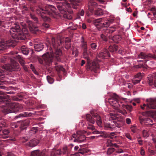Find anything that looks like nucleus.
<instances>
[{"label":"nucleus","instance_id":"f257e3e1","mask_svg":"<svg viewBox=\"0 0 156 156\" xmlns=\"http://www.w3.org/2000/svg\"><path fill=\"white\" fill-rule=\"evenodd\" d=\"M65 41V43H70L71 42L70 39L68 37H66L65 39H61L60 40L55 39L54 37L51 38V46L54 48V51L52 50V52H51L50 55L49 53L47 54H44L43 56V58L45 62L48 65H49L51 63L53 58L55 57L57 60L58 61H61L60 56L62 54L61 50L59 48H57V47L59 46L60 44H62L63 41Z\"/></svg>","mask_w":156,"mask_h":156},{"label":"nucleus","instance_id":"2eb2a0df","mask_svg":"<svg viewBox=\"0 0 156 156\" xmlns=\"http://www.w3.org/2000/svg\"><path fill=\"white\" fill-rule=\"evenodd\" d=\"M28 26L30 31L33 34H36L39 31L38 27L35 26L31 21H29L28 22Z\"/></svg>","mask_w":156,"mask_h":156},{"label":"nucleus","instance_id":"423d86ee","mask_svg":"<svg viewBox=\"0 0 156 156\" xmlns=\"http://www.w3.org/2000/svg\"><path fill=\"white\" fill-rule=\"evenodd\" d=\"M102 18L97 19L95 20L94 24L97 29L98 30H100L101 28L108 27L114 22V19L111 18L103 22Z\"/></svg>","mask_w":156,"mask_h":156},{"label":"nucleus","instance_id":"f3484780","mask_svg":"<svg viewBox=\"0 0 156 156\" xmlns=\"http://www.w3.org/2000/svg\"><path fill=\"white\" fill-rule=\"evenodd\" d=\"M46 149H44L42 151L38 150L34 151L31 152V156H45Z\"/></svg>","mask_w":156,"mask_h":156},{"label":"nucleus","instance_id":"bb28decb","mask_svg":"<svg viewBox=\"0 0 156 156\" xmlns=\"http://www.w3.org/2000/svg\"><path fill=\"white\" fill-rule=\"evenodd\" d=\"M122 38H124L123 35L121 36L119 35H117L114 36L113 37L112 39L115 42L118 43Z\"/></svg>","mask_w":156,"mask_h":156},{"label":"nucleus","instance_id":"6ab92c4d","mask_svg":"<svg viewBox=\"0 0 156 156\" xmlns=\"http://www.w3.org/2000/svg\"><path fill=\"white\" fill-rule=\"evenodd\" d=\"M138 58H139L144 59L149 58H152L154 59H156V56L155 55H153L151 54L147 55L143 52H141L139 55H138Z\"/></svg>","mask_w":156,"mask_h":156},{"label":"nucleus","instance_id":"dca6fc26","mask_svg":"<svg viewBox=\"0 0 156 156\" xmlns=\"http://www.w3.org/2000/svg\"><path fill=\"white\" fill-rule=\"evenodd\" d=\"M110 56V53L106 49H104L101 51L98 55V56L102 59L107 58Z\"/></svg>","mask_w":156,"mask_h":156},{"label":"nucleus","instance_id":"e433bc0d","mask_svg":"<svg viewBox=\"0 0 156 156\" xmlns=\"http://www.w3.org/2000/svg\"><path fill=\"white\" fill-rule=\"evenodd\" d=\"M31 18L36 23H38V20L37 17L35 16V15L30 14V15Z\"/></svg>","mask_w":156,"mask_h":156},{"label":"nucleus","instance_id":"4be33fe9","mask_svg":"<svg viewBox=\"0 0 156 156\" xmlns=\"http://www.w3.org/2000/svg\"><path fill=\"white\" fill-rule=\"evenodd\" d=\"M35 114V112H25L22 113H21L19 115H16L15 118H18L21 117H27L28 116H30L32 115H34Z\"/></svg>","mask_w":156,"mask_h":156},{"label":"nucleus","instance_id":"6e6552de","mask_svg":"<svg viewBox=\"0 0 156 156\" xmlns=\"http://www.w3.org/2000/svg\"><path fill=\"white\" fill-rule=\"evenodd\" d=\"M119 28L118 25H114L109 28L107 29L104 33L101 34V38L104 41H107L108 40V34H111L115 31L116 29Z\"/></svg>","mask_w":156,"mask_h":156},{"label":"nucleus","instance_id":"cd10ccee","mask_svg":"<svg viewBox=\"0 0 156 156\" xmlns=\"http://www.w3.org/2000/svg\"><path fill=\"white\" fill-rule=\"evenodd\" d=\"M21 52L23 54L27 55L29 52V49L25 46H22L21 48Z\"/></svg>","mask_w":156,"mask_h":156},{"label":"nucleus","instance_id":"0e129e2a","mask_svg":"<svg viewBox=\"0 0 156 156\" xmlns=\"http://www.w3.org/2000/svg\"><path fill=\"white\" fill-rule=\"evenodd\" d=\"M126 123L128 124H129L131 123V120L129 118H126Z\"/></svg>","mask_w":156,"mask_h":156},{"label":"nucleus","instance_id":"3c124183","mask_svg":"<svg viewBox=\"0 0 156 156\" xmlns=\"http://www.w3.org/2000/svg\"><path fill=\"white\" fill-rule=\"evenodd\" d=\"M131 131L133 133H135L136 132L137 129L136 127L135 126H132L130 128Z\"/></svg>","mask_w":156,"mask_h":156},{"label":"nucleus","instance_id":"49530a36","mask_svg":"<svg viewBox=\"0 0 156 156\" xmlns=\"http://www.w3.org/2000/svg\"><path fill=\"white\" fill-rule=\"evenodd\" d=\"M90 123H87L88 124V126L87 127V128L88 129H91L92 130H93L95 129V127L92 125L93 124H90Z\"/></svg>","mask_w":156,"mask_h":156},{"label":"nucleus","instance_id":"c85d7f7f","mask_svg":"<svg viewBox=\"0 0 156 156\" xmlns=\"http://www.w3.org/2000/svg\"><path fill=\"white\" fill-rule=\"evenodd\" d=\"M118 46L115 44L113 46H110L109 47V51L112 52H114L116 51L118 49Z\"/></svg>","mask_w":156,"mask_h":156},{"label":"nucleus","instance_id":"72a5a7b5","mask_svg":"<svg viewBox=\"0 0 156 156\" xmlns=\"http://www.w3.org/2000/svg\"><path fill=\"white\" fill-rule=\"evenodd\" d=\"M83 57L87 60V62H89L90 61V58L88 56V55L87 52V50H83Z\"/></svg>","mask_w":156,"mask_h":156},{"label":"nucleus","instance_id":"ea45409f","mask_svg":"<svg viewBox=\"0 0 156 156\" xmlns=\"http://www.w3.org/2000/svg\"><path fill=\"white\" fill-rule=\"evenodd\" d=\"M146 62L147 61H146V60L144 61V65L141 64H139V65L137 66L138 68H146L145 66H147V65L146 64Z\"/></svg>","mask_w":156,"mask_h":156},{"label":"nucleus","instance_id":"69168bd1","mask_svg":"<svg viewBox=\"0 0 156 156\" xmlns=\"http://www.w3.org/2000/svg\"><path fill=\"white\" fill-rule=\"evenodd\" d=\"M68 149V147H66L63 148L62 151H63L64 154H65L67 152Z\"/></svg>","mask_w":156,"mask_h":156},{"label":"nucleus","instance_id":"aec40b11","mask_svg":"<svg viewBox=\"0 0 156 156\" xmlns=\"http://www.w3.org/2000/svg\"><path fill=\"white\" fill-rule=\"evenodd\" d=\"M9 101L10 97L9 96H0V103H4L5 105V106H7L8 103L9 102Z\"/></svg>","mask_w":156,"mask_h":156},{"label":"nucleus","instance_id":"ddd939ff","mask_svg":"<svg viewBox=\"0 0 156 156\" xmlns=\"http://www.w3.org/2000/svg\"><path fill=\"white\" fill-rule=\"evenodd\" d=\"M147 78L149 85H153L156 88V73L149 75Z\"/></svg>","mask_w":156,"mask_h":156},{"label":"nucleus","instance_id":"c756f323","mask_svg":"<svg viewBox=\"0 0 156 156\" xmlns=\"http://www.w3.org/2000/svg\"><path fill=\"white\" fill-rule=\"evenodd\" d=\"M96 16H101L103 14V12L101 9L98 8L95 11H94L93 13Z\"/></svg>","mask_w":156,"mask_h":156},{"label":"nucleus","instance_id":"8fccbe9b","mask_svg":"<svg viewBox=\"0 0 156 156\" xmlns=\"http://www.w3.org/2000/svg\"><path fill=\"white\" fill-rule=\"evenodd\" d=\"M108 137L111 139H112L114 138H116V136H115V133L114 132H112L110 133L108 135Z\"/></svg>","mask_w":156,"mask_h":156},{"label":"nucleus","instance_id":"864d4df0","mask_svg":"<svg viewBox=\"0 0 156 156\" xmlns=\"http://www.w3.org/2000/svg\"><path fill=\"white\" fill-rule=\"evenodd\" d=\"M99 134H101L100 136L104 138H106L107 137L105 132L101 131L100 132Z\"/></svg>","mask_w":156,"mask_h":156},{"label":"nucleus","instance_id":"4468645a","mask_svg":"<svg viewBox=\"0 0 156 156\" xmlns=\"http://www.w3.org/2000/svg\"><path fill=\"white\" fill-rule=\"evenodd\" d=\"M29 125L28 121H18L15 126V127L17 128L18 127L21 130L25 129L27 126Z\"/></svg>","mask_w":156,"mask_h":156},{"label":"nucleus","instance_id":"338daca9","mask_svg":"<svg viewBox=\"0 0 156 156\" xmlns=\"http://www.w3.org/2000/svg\"><path fill=\"white\" fill-rule=\"evenodd\" d=\"M141 74L140 73H138L137 75L135 76L136 77H138L139 79H141Z\"/></svg>","mask_w":156,"mask_h":156},{"label":"nucleus","instance_id":"6e6d98bb","mask_svg":"<svg viewBox=\"0 0 156 156\" xmlns=\"http://www.w3.org/2000/svg\"><path fill=\"white\" fill-rule=\"evenodd\" d=\"M65 48L67 49H69L70 48L71 45L70 43H65Z\"/></svg>","mask_w":156,"mask_h":156},{"label":"nucleus","instance_id":"9b49d317","mask_svg":"<svg viewBox=\"0 0 156 156\" xmlns=\"http://www.w3.org/2000/svg\"><path fill=\"white\" fill-rule=\"evenodd\" d=\"M2 69L5 70L12 71H15L19 68V65L18 63L14 61H12L11 64L6 65H3L2 66Z\"/></svg>","mask_w":156,"mask_h":156},{"label":"nucleus","instance_id":"680f3d73","mask_svg":"<svg viewBox=\"0 0 156 156\" xmlns=\"http://www.w3.org/2000/svg\"><path fill=\"white\" fill-rule=\"evenodd\" d=\"M140 153L141 155L142 156H144V155L145 152L143 148H141L140 150Z\"/></svg>","mask_w":156,"mask_h":156},{"label":"nucleus","instance_id":"1a4fd4ad","mask_svg":"<svg viewBox=\"0 0 156 156\" xmlns=\"http://www.w3.org/2000/svg\"><path fill=\"white\" fill-rule=\"evenodd\" d=\"M118 96L115 94H114L112 96V98L108 99V101L112 106L118 108L121 107L122 103L119 100Z\"/></svg>","mask_w":156,"mask_h":156},{"label":"nucleus","instance_id":"e2e57ef3","mask_svg":"<svg viewBox=\"0 0 156 156\" xmlns=\"http://www.w3.org/2000/svg\"><path fill=\"white\" fill-rule=\"evenodd\" d=\"M141 80V79H139L138 80H133V83L134 84H136L140 82Z\"/></svg>","mask_w":156,"mask_h":156},{"label":"nucleus","instance_id":"a211bd4d","mask_svg":"<svg viewBox=\"0 0 156 156\" xmlns=\"http://www.w3.org/2000/svg\"><path fill=\"white\" fill-rule=\"evenodd\" d=\"M104 129L106 130H108L111 131H113L115 129V126L114 125L113 123V120L112 121H111L110 122L105 123L104 124Z\"/></svg>","mask_w":156,"mask_h":156},{"label":"nucleus","instance_id":"09e8293b","mask_svg":"<svg viewBox=\"0 0 156 156\" xmlns=\"http://www.w3.org/2000/svg\"><path fill=\"white\" fill-rule=\"evenodd\" d=\"M2 133L4 135L7 136L9 133V131L8 129H4L2 130Z\"/></svg>","mask_w":156,"mask_h":156},{"label":"nucleus","instance_id":"f704fd0d","mask_svg":"<svg viewBox=\"0 0 156 156\" xmlns=\"http://www.w3.org/2000/svg\"><path fill=\"white\" fill-rule=\"evenodd\" d=\"M121 107L124 108H125L130 112L132 111V107L131 105H124L122 104Z\"/></svg>","mask_w":156,"mask_h":156},{"label":"nucleus","instance_id":"58836bf2","mask_svg":"<svg viewBox=\"0 0 156 156\" xmlns=\"http://www.w3.org/2000/svg\"><path fill=\"white\" fill-rule=\"evenodd\" d=\"M142 134L143 137L145 138H146L149 135L148 132L145 130H144L143 131Z\"/></svg>","mask_w":156,"mask_h":156},{"label":"nucleus","instance_id":"13d9d810","mask_svg":"<svg viewBox=\"0 0 156 156\" xmlns=\"http://www.w3.org/2000/svg\"><path fill=\"white\" fill-rule=\"evenodd\" d=\"M120 112L125 116H126L127 114V112L125 110H121Z\"/></svg>","mask_w":156,"mask_h":156},{"label":"nucleus","instance_id":"79ce46f5","mask_svg":"<svg viewBox=\"0 0 156 156\" xmlns=\"http://www.w3.org/2000/svg\"><path fill=\"white\" fill-rule=\"evenodd\" d=\"M38 128L37 127H33L31 128L30 131L33 133H35L37 132Z\"/></svg>","mask_w":156,"mask_h":156},{"label":"nucleus","instance_id":"c03bdc74","mask_svg":"<svg viewBox=\"0 0 156 156\" xmlns=\"http://www.w3.org/2000/svg\"><path fill=\"white\" fill-rule=\"evenodd\" d=\"M47 79L48 83L51 84L54 81L53 78L49 76H47Z\"/></svg>","mask_w":156,"mask_h":156},{"label":"nucleus","instance_id":"7ed1b4c3","mask_svg":"<svg viewBox=\"0 0 156 156\" xmlns=\"http://www.w3.org/2000/svg\"><path fill=\"white\" fill-rule=\"evenodd\" d=\"M10 29V30L9 31V33L13 39L24 40L27 36H29L27 29L26 27H23L21 30L20 26L17 23H14Z\"/></svg>","mask_w":156,"mask_h":156},{"label":"nucleus","instance_id":"4c0bfd02","mask_svg":"<svg viewBox=\"0 0 156 156\" xmlns=\"http://www.w3.org/2000/svg\"><path fill=\"white\" fill-rule=\"evenodd\" d=\"M115 149L111 147L108 148L107 152V154L109 155L111 154L115 151Z\"/></svg>","mask_w":156,"mask_h":156},{"label":"nucleus","instance_id":"2f4dec72","mask_svg":"<svg viewBox=\"0 0 156 156\" xmlns=\"http://www.w3.org/2000/svg\"><path fill=\"white\" fill-rule=\"evenodd\" d=\"M139 120L141 124H142L143 122H152V120L150 119L144 117H140Z\"/></svg>","mask_w":156,"mask_h":156},{"label":"nucleus","instance_id":"20e7f679","mask_svg":"<svg viewBox=\"0 0 156 156\" xmlns=\"http://www.w3.org/2000/svg\"><path fill=\"white\" fill-rule=\"evenodd\" d=\"M23 108L22 104L11 102L10 99V101L8 103L7 106L2 105L0 106V110L5 114H6L9 113L17 112L21 110Z\"/></svg>","mask_w":156,"mask_h":156},{"label":"nucleus","instance_id":"4d7b16f0","mask_svg":"<svg viewBox=\"0 0 156 156\" xmlns=\"http://www.w3.org/2000/svg\"><path fill=\"white\" fill-rule=\"evenodd\" d=\"M84 11L83 9L81 10L78 13V16L80 15L81 16H83L84 15Z\"/></svg>","mask_w":156,"mask_h":156},{"label":"nucleus","instance_id":"f8f14e48","mask_svg":"<svg viewBox=\"0 0 156 156\" xmlns=\"http://www.w3.org/2000/svg\"><path fill=\"white\" fill-rule=\"evenodd\" d=\"M87 71L90 70L93 71L95 73H97L99 69V66L98 63L94 62L91 64L90 61L87 62Z\"/></svg>","mask_w":156,"mask_h":156},{"label":"nucleus","instance_id":"393cba45","mask_svg":"<svg viewBox=\"0 0 156 156\" xmlns=\"http://www.w3.org/2000/svg\"><path fill=\"white\" fill-rule=\"evenodd\" d=\"M111 116H112L111 117L112 118V119L113 120V123H114V125L115 126V129L116 128V127H117L118 128H120L121 126V125L119 123L117 122L115 120H114L116 118H117L116 117L117 115L115 114H111Z\"/></svg>","mask_w":156,"mask_h":156},{"label":"nucleus","instance_id":"a18cd8bd","mask_svg":"<svg viewBox=\"0 0 156 156\" xmlns=\"http://www.w3.org/2000/svg\"><path fill=\"white\" fill-rule=\"evenodd\" d=\"M91 48L93 50H95L96 49L97 45L95 43H92L90 44Z\"/></svg>","mask_w":156,"mask_h":156},{"label":"nucleus","instance_id":"052dcab7","mask_svg":"<svg viewBox=\"0 0 156 156\" xmlns=\"http://www.w3.org/2000/svg\"><path fill=\"white\" fill-rule=\"evenodd\" d=\"M61 151L60 150H58L56 151L54 153L55 155H60L61 154Z\"/></svg>","mask_w":156,"mask_h":156},{"label":"nucleus","instance_id":"603ef678","mask_svg":"<svg viewBox=\"0 0 156 156\" xmlns=\"http://www.w3.org/2000/svg\"><path fill=\"white\" fill-rule=\"evenodd\" d=\"M148 151L151 154V155H154L156 153L155 152V150H151L150 148H148Z\"/></svg>","mask_w":156,"mask_h":156},{"label":"nucleus","instance_id":"39448f33","mask_svg":"<svg viewBox=\"0 0 156 156\" xmlns=\"http://www.w3.org/2000/svg\"><path fill=\"white\" fill-rule=\"evenodd\" d=\"M86 119L88 123L93 124L96 120V123L100 127L102 126V123L101 118L99 114L95 112H92L91 115L87 114L86 115Z\"/></svg>","mask_w":156,"mask_h":156},{"label":"nucleus","instance_id":"bf43d9fd","mask_svg":"<svg viewBox=\"0 0 156 156\" xmlns=\"http://www.w3.org/2000/svg\"><path fill=\"white\" fill-rule=\"evenodd\" d=\"M125 136L127 138L130 140H132V138L130 134L129 133H126L125 134Z\"/></svg>","mask_w":156,"mask_h":156},{"label":"nucleus","instance_id":"5fc2aeb1","mask_svg":"<svg viewBox=\"0 0 156 156\" xmlns=\"http://www.w3.org/2000/svg\"><path fill=\"white\" fill-rule=\"evenodd\" d=\"M20 140L23 143H25L28 140V138L25 137H22L20 138Z\"/></svg>","mask_w":156,"mask_h":156},{"label":"nucleus","instance_id":"c9c22d12","mask_svg":"<svg viewBox=\"0 0 156 156\" xmlns=\"http://www.w3.org/2000/svg\"><path fill=\"white\" fill-rule=\"evenodd\" d=\"M55 69L58 72H59L62 71L63 72L65 71V69L63 67L60 65H56L55 66Z\"/></svg>","mask_w":156,"mask_h":156},{"label":"nucleus","instance_id":"774afa93","mask_svg":"<svg viewBox=\"0 0 156 156\" xmlns=\"http://www.w3.org/2000/svg\"><path fill=\"white\" fill-rule=\"evenodd\" d=\"M6 124L5 122H2L1 124H0V125H1L2 127H5L6 126Z\"/></svg>","mask_w":156,"mask_h":156},{"label":"nucleus","instance_id":"412c9836","mask_svg":"<svg viewBox=\"0 0 156 156\" xmlns=\"http://www.w3.org/2000/svg\"><path fill=\"white\" fill-rule=\"evenodd\" d=\"M14 58L18 60L21 65L23 67L25 71H27V68L25 65V62L22 57L20 55H18L14 56Z\"/></svg>","mask_w":156,"mask_h":156},{"label":"nucleus","instance_id":"de8ad7c7","mask_svg":"<svg viewBox=\"0 0 156 156\" xmlns=\"http://www.w3.org/2000/svg\"><path fill=\"white\" fill-rule=\"evenodd\" d=\"M72 53L73 55H74L75 56H77L78 54L77 49L76 48H74L73 50Z\"/></svg>","mask_w":156,"mask_h":156},{"label":"nucleus","instance_id":"a878e982","mask_svg":"<svg viewBox=\"0 0 156 156\" xmlns=\"http://www.w3.org/2000/svg\"><path fill=\"white\" fill-rule=\"evenodd\" d=\"M147 106L152 109L156 108V100L150 99L149 101Z\"/></svg>","mask_w":156,"mask_h":156},{"label":"nucleus","instance_id":"f03ea898","mask_svg":"<svg viewBox=\"0 0 156 156\" xmlns=\"http://www.w3.org/2000/svg\"><path fill=\"white\" fill-rule=\"evenodd\" d=\"M56 8L53 5H47L44 8L39 7L37 9V13H40L41 16L43 19L44 22L42 24L43 26L45 28H48L50 25L48 22H50L51 19L46 14L54 18H56L57 13L56 12Z\"/></svg>","mask_w":156,"mask_h":156},{"label":"nucleus","instance_id":"0eeeda50","mask_svg":"<svg viewBox=\"0 0 156 156\" xmlns=\"http://www.w3.org/2000/svg\"><path fill=\"white\" fill-rule=\"evenodd\" d=\"M85 132L79 131L76 133L73 134L70 137L69 140L74 142L81 143L85 140L86 137L84 135Z\"/></svg>","mask_w":156,"mask_h":156},{"label":"nucleus","instance_id":"5701e85b","mask_svg":"<svg viewBox=\"0 0 156 156\" xmlns=\"http://www.w3.org/2000/svg\"><path fill=\"white\" fill-rule=\"evenodd\" d=\"M39 143L38 140L34 139L31 140L28 144V145L30 147H33L37 146Z\"/></svg>","mask_w":156,"mask_h":156},{"label":"nucleus","instance_id":"37998d69","mask_svg":"<svg viewBox=\"0 0 156 156\" xmlns=\"http://www.w3.org/2000/svg\"><path fill=\"white\" fill-rule=\"evenodd\" d=\"M82 42L83 43L82 44V47L83 48V50H87V45L86 42H84L83 40L82 41Z\"/></svg>","mask_w":156,"mask_h":156},{"label":"nucleus","instance_id":"a19ab883","mask_svg":"<svg viewBox=\"0 0 156 156\" xmlns=\"http://www.w3.org/2000/svg\"><path fill=\"white\" fill-rule=\"evenodd\" d=\"M150 99H147V105L144 104H143V106H142V105H141V108L143 109H145V108L144 107H146V108H150L148 106H147V105H148V103H149V100H150Z\"/></svg>","mask_w":156,"mask_h":156},{"label":"nucleus","instance_id":"7c9ffc66","mask_svg":"<svg viewBox=\"0 0 156 156\" xmlns=\"http://www.w3.org/2000/svg\"><path fill=\"white\" fill-rule=\"evenodd\" d=\"M9 24H10L9 22L6 23L4 21L0 20V28L4 27L8 28V27H9L8 25Z\"/></svg>","mask_w":156,"mask_h":156},{"label":"nucleus","instance_id":"9d476101","mask_svg":"<svg viewBox=\"0 0 156 156\" xmlns=\"http://www.w3.org/2000/svg\"><path fill=\"white\" fill-rule=\"evenodd\" d=\"M16 45V42L13 40L0 41V50H4L9 47H14Z\"/></svg>","mask_w":156,"mask_h":156},{"label":"nucleus","instance_id":"473e14b6","mask_svg":"<svg viewBox=\"0 0 156 156\" xmlns=\"http://www.w3.org/2000/svg\"><path fill=\"white\" fill-rule=\"evenodd\" d=\"M80 146L81 148L79 150V153L82 154H84L85 153L88 152V150L87 149L85 148H82L81 145H80Z\"/></svg>","mask_w":156,"mask_h":156},{"label":"nucleus","instance_id":"b1692460","mask_svg":"<svg viewBox=\"0 0 156 156\" xmlns=\"http://www.w3.org/2000/svg\"><path fill=\"white\" fill-rule=\"evenodd\" d=\"M34 48L36 51H40L44 48L43 45L41 43H36L34 44Z\"/></svg>","mask_w":156,"mask_h":156}]
</instances>
